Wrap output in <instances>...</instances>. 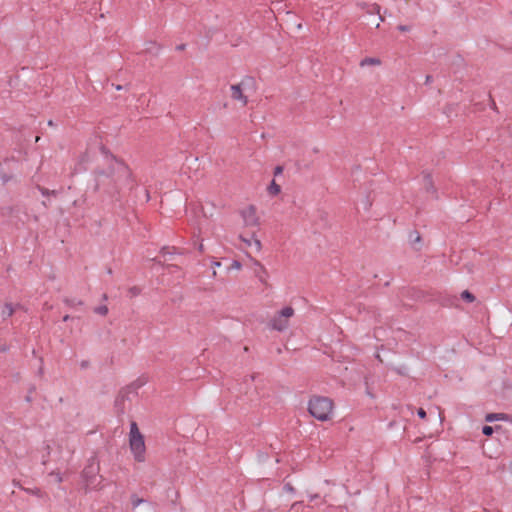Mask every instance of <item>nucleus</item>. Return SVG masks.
<instances>
[{"label":"nucleus","mask_w":512,"mask_h":512,"mask_svg":"<svg viewBox=\"0 0 512 512\" xmlns=\"http://www.w3.org/2000/svg\"><path fill=\"white\" fill-rule=\"evenodd\" d=\"M310 501H314L315 499L319 498L318 494H309L308 495Z\"/></svg>","instance_id":"nucleus-32"},{"label":"nucleus","mask_w":512,"mask_h":512,"mask_svg":"<svg viewBox=\"0 0 512 512\" xmlns=\"http://www.w3.org/2000/svg\"><path fill=\"white\" fill-rule=\"evenodd\" d=\"M18 307H20V305L14 306L12 303H5L1 311L2 319L6 320L7 318L11 317L15 312V309Z\"/></svg>","instance_id":"nucleus-10"},{"label":"nucleus","mask_w":512,"mask_h":512,"mask_svg":"<svg viewBox=\"0 0 512 512\" xmlns=\"http://www.w3.org/2000/svg\"><path fill=\"white\" fill-rule=\"evenodd\" d=\"M410 241L412 245H415L416 243H420L421 236L417 231H413L410 233Z\"/></svg>","instance_id":"nucleus-18"},{"label":"nucleus","mask_w":512,"mask_h":512,"mask_svg":"<svg viewBox=\"0 0 512 512\" xmlns=\"http://www.w3.org/2000/svg\"><path fill=\"white\" fill-rule=\"evenodd\" d=\"M161 253H162V254L170 253L169 248H167V247H163V248L161 249Z\"/></svg>","instance_id":"nucleus-35"},{"label":"nucleus","mask_w":512,"mask_h":512,"mask_svg":"<svg viewBox=\"0 0 512 512\" xmlns=\"http://www.w3.org/2000/svg\"><path fill=\"white\" fill-rule=\"evenodd\" d=\"M231 98L239 101L243 106L248 103V94L256 91V82L253 77H244L238 84L230 87Z\"/></svg>","instance_id":"nucleus-4"},{"label":"nucleus","mask_w":512,"mask_h":512,"mask_svg":"<svg viewBox=\"0 0 512 512\" xmlns=\"http://www.w3.org/2000/svg\"><path fill=\"white\" fill-rule=\"evenodd\" d=\"M241 217L243 218L244 225L247 227L257 226L259 219L256 215V208L253 205L240 211Z\"/></svg>","instance_id":"nucleus-8"},{"label":"nucleus","mask_w":512,"mask_h":512,"mask_svg":"<svg viewBox=\"0 0 512 512\" xmlns=\"http://www.w3.org/2000/svg\"><path fill=\"white\" fill-rule=\"evenodd\" d=\"M64 302L71 307H74L76 305H83V302L81 300L75 298H65Z\"/></svg>","instance_id":"nucleus-19"},{"label":"nucleus","mask_w":512,"mask_h":512,"mask_svg":"<svg viewBox=\"0 0 512 512\" xmlns=\"http://www.w3.org/2000/svg\"><path fill=\"white\" fill-rule=\"evenodd\" d=\"M231 267L234 269H240L241 264L238 261H233Z\"/></svg>","instance_id":"nucleus-29"},{"label":"nucleus","mask_w":512,"mask_h":512,"mask_svg":"<svg viewBox=\"0 0 512 512\" xmlns=\"http://www.w3.org/2000/svg\"><path fill=\"white\" fill-rule=\"evenodd\" d=\"M294 315V309L292 307L283 308L277 315L271 320V327L277 331H284L289 326V318Z\"/></svg>","instance_id":"nucleus-6"},{"label":"nucleus","mask_w":512,"mask_h":512,"mask_svg":"<svg viewBox=\"0 0 512 512\" xmlns=\"http://www.w3.org/2000/svg\"><path fill=\"white\" fill-rule=\"evenodd\" d=\"M417 414L420 418L424 419L426 417V412L423 408L418 409Z\"/></svg>","instance_id":"nucleus-28"},{"label":"nucleus","mask_w":512,"mask_h":512,"mask_svg":"<svg viewBox=\"0 0 512 512\" xmlns=\"http://www.w3.org/2000/svg\"><path fill=\"white\" fill-rule=\"evenodd\" d=\"M26 401H27V402H30V401H31V397H30V396H27V397H26Z\"/></svg>","instance_id":"nucleus-44"},{"label":"nucleus","mask_w":512,"mask_h":512,"mask_svg":"<svg viewBox=\"0 0 512 512\" xmlns=\"http://www.w3.org/2000/svg\"><path fill=\"white\" fill-rule=\"evenodd\" d=\"M381 64V61L379 58H371V57H367V58H364L361 62H360V66L361 67H364V66H368V65H375V66H378Z\"/></svg>","instance_id":"nucleus-14"},{"label":"nucleus","mask_w":512,"mask_h":512,"mask_svg":"<svg viewBox=\"0 0 512 512\" xmlns=\"http://www.w3.org/2000/svg\"><path fill=\"white\" fill-rule=\"evenodd\" d=\"M461 298L467 302L475 301V296L468 290H465L461 293Z\"/></svg>","instance_id":"nucleus-17"},{"label":"nucleus","mask_w":512,"mask_h":512,"mask_svg":"<svg viewBox=\"0 0 512 512\" xmlns=\"http://www.w3.org/2000/svg\"><path fill=\"white\" fill-rule=\"evenodd\" d=\"M282 171H283V168H282L281 166H277V167L275 168V170H274V174H275V175H279V174H281V173H282Z\"/></svg>","instance_id":"nucleus-30"},{"label":"nucleus","mask_w":512,"mask_h":512,"mask_svg":"<svg viewBox=\"0 0 512 512\" xmlns=\"http://www.w3.org/2000/svg\"><path fill=\"white\" fill-rule=\"evenodd\" d=\"M115 88H116L117 90H121L123 87H122L121 85H116V86H115Z\"/></svg>","instance_id":"nucleus-42"},{"label":"nucleus","mask_w":512,"mask_h":512,"mask_svg":"<svg viewBox=\"0 0 512 512\" xmlns=\"http://www.w3.org/2000/svg\"><path fill=\"white\" fill-rule=\"evenodd\" d=\"M423 180H424L425 190L427 192L435 193V188L433 186L431 175L429 173H424Z\"/></svg>","instance_id":"nucleus-12"},{"label":"nucleus","mask_w":512,"mask_h":512,"mask_svg":"<svg viewBox=\"0 0 512 512\" xmlns=\"http://www.w3.org/2000/svg\"><path fill=\"white\" fill-rule=\"evenodd\" d=\"M297 28H298V29H301V28H302V25H301V24H298V25H297Z\"/></svg>","instance_id":"nucleus-46"},{"label":"nucleus","mask_w":512,"mask_h":512,"mask_svg":"<svg viewBox=\"0 0 512 512\" xmlns=\"http://www.w3.org/2000/svg\"><path fill=\"white\" fill-rule=\"evenodd\" d=\"M398 30H400L401 32H407V31H410V26H407V25H399V26H398Z\"/></svg>","instance_id":"nucleus-27"},{"label":"nucleus","mask_w":512,"mask_h":512,"mask_svg":"<svg viewBox=\"0 0 512 512\" xmlns=\"http://www.w3.org/2000/svg\"><path fill=\"white\" fill-rule=\"evenodd\" d=\"M81 368H86L88 366V361H82L80 363Z\"/></svg>","instance_id":"nucleus-37"},{"label":"nucleus","mask_w":512,"mask_h":512,"mask_svg":"<svg viewBox=\"0 0 512 512\" xmlns=\"http://www.w3.org/2000/svg\"><path fill=\"white\" fill-rule=\"evenodd\" d=\"M145 51L157 55L161 49L160 45L154 41H148L145 43Z\"/></svg>","instance_id":"nucleus-13"},{"label":"nucleus","mask_w":512,"mask_h":512,"mask_svg":"<svg viewBox=\"0 0 512 512\" xmlns=\"http://www.w3.org/2000/svg\"><path fill=\"white\" fill-rule=\"evenodd\" d=\"M129 292L132 296H137L140 293V289L138 287H132L129 289Z\"/></svg>","instance_id":"nucleus-25"},{"label":"nucleus","mask_w":512,"mask_h":512,"mask_svg":"<svg viewBox=\"0 0 512 512\" xmlns=\"http://www.w3.org/2000/svg\"><path fill=\"white\" fill-rule=\"evenodd\" d=\"M94 311L97 314L106 315L108 313V308H107V306L103 305V306L96 307Z\"/></svg>","instance_id":"nucleus-21"},{"label":"nucleus","mask_w":512,"mask_h":512,"mask_svg":"<svg viewBox=\"0 0 512 512\" xmlns=\"http://www.w3.org/2000/svg\"><path fill=\"white\" fill-rule=\"evenodd\" d=\"M69 319H70V316H69V315H65V316L63 317V321H68Z\"/></svg>","instance_id":"nucleus-40"},{"label":"nucleus","mask_w":512,"mask_h":512,"mask_svg":"<svg viewBox=\"0 0 512 512\" xmlns=\"http://www.w3.org/2000/svg\"><path fill=\"white\" fill-rule=\"evenodd\" d=\"M380 21H384V18L380 15L379 17Z\"/></svg>","instance_id":"nucleus-48"},{"label":"nucleus","mask_w":512,"mask_h":512,"mask_svg":"<svg viewBox=\"0 0 512 512\" xmlns=\"http://www.w3.org/2000/svg\"><path fill=\"white\" fill-rule=\"evenodd\" d=\"M509 469H510V471H511V473H512V461H511V462H510V464H509Z\"/></svg>","instance_id":"nucleus-45"},{"label":"nucleus","mask_w":512,"mask_h":512,"mask_svg":"<svg viewBox=\"0 0 512 512\" xmlns=\"http://www.w3.org/2000/svg\"><path fill=\"white\" fill-rule=\"evenodd\" d=\"M301 504H302V501H297V502H295V503H293V504H292L291 508L293 509V508H295L296 506L301 505Z\"/></svg>","instance_id":"nucleus-38"},{"label":"nucleus","mask_w":512,"mask_h":512,"mask_svg":"<svg viewBox=\"0 0 512 512\" xmlns=\"http://www.w3.org/2000/svg\"><path fill=\"white\" fill-rule=\"evenodd\" d=\"M253 262H254V264H255L256 266H258V267H259V271H258V272H256V276L259 278V280H260L261 282H264V279H263V277H262V275H261V273H262V274H266V270H265L264 266H263L259 261H257V260H253Z\"/></svg>","instance_id":"nucleus-16"},{"label":"nucleus","mask_w":512,"mask_h":512,"mask_svg":"<svg viewBox=\"0 0 512 512\" xmlns=\"http://www.w3.org/2000/svg\"><path fill=\"white\" fill-rule=\"evenodd\" d=\"M482 432L486 436H491L493 434V427L491 426H484L482 429Z\"/></svg>","instance_id":"nucleus-24"},{"label":"nucleus","mask_w":512,"mask_h":512,"mask_svg":"<svg viewBox=\"0 0 512 512\" xmlns=\"http://www.w3.org/2000/svg\"><path fill=\"white\" fill-rule=\"evenodd\" d=\"M358 6L363 10H367V8H370L371 5H368L367 3H359Z\"/></svg>","instance_id":"nucleus-31"},{"label":"nucleus","mask_w":512,"mask_h":512,"mask_svg":"<svg viewBox=\"0 0 512 512\" xmlns=\"http://www.w3.org/2000/svg\"><path fill=\"white\" fill-rule=\"evenodd\" d=\"M239 238L248 246L255 249L256 252H260L262 248L261 241L255 237L251 239L244 238L243 236H239Z\"/></svg>","instance_id":"nucleus-9"},{"label":"nucleus","mask_w":512,"mask_h":512,"mask_svg":"<svg viewBox=\"0 0 512 512\" xmlns=\"http://www.w3.org/2000/svg\"><path fill=\"white\" fill-rule=\"evenodd\" d=\"M49 476L53 477L56 483L62 482V477L58 471H52Z\"/></svg>","instance_id":"nucleus-22"},{"label":"nucleus","mask_w":512,"mask_h":512,"mask_svg":"<svg viewBox=\"0 0 512 512\" xmlns=\"http://www.w3.org/2000/svg\"><path fill=\"white\" fill-rule=\"evenodd\" d=\"M366 12L368 14L376 13L380 15V6L378 4H372L370 8H367Z\"/></svg>","instance_id":"nucleus-20"},{"label":"nucleus","mask_w":512,"mask_h":512,"mask_svg":"<svg viewBox=\"0 0 512 512\" xmlns=\"http://www.w3.org/2000/svg\"><path fill=\"white\" fill-rule=\"evenodd\" d=\"M199 250H200V251H203V244H200V245H199Z\"/></svg>","instance_id":"nucleus-43"},{"label":"nucleus","mask_w":512,"mask_h":512,"mask_svg":"<svg viewBox=\"0 0 512 512\" xmlns=\"http://www.w3.org/2000/svg\"><path fill=\"white\" fill-rule=\"evenodd\" d=\"M268 191L271 195H277L280 193L281 187L280 185L276 184V182L273 180L268 187Z\"/></svg>","instance_id":"nucleus-15"},{"label":"nucleus","mask_w":512,"mask_h":512,"mask_svg":"<svg viewBox=\"0 0 512 512\" xmlns=\"http://www.w3.org/2000/svg\"><path fill=\"white\" fill-rule=\"evenodd\" d=\"M213 265H214V267H219L221 264H220V262H214Z\"/></svg>","instance_id":"nucleus-41"},{"label":"nucleus","mask_w":512,"mask_h":512,"mask_svg":"<svg viewBox=\"0 0 512 512\" xmlns=\"http://www.w3.org/2000/svg\"><path fill=\"white\" fill-rule=\"evenodd\" d=\"M129 446L134 459L137 462H144L146 451L144 436L141 434L137 423L134 421H132L130 424Z\"/></svg>","instance_id":"nucleus-3"},{"label":"nucleus","mask_w":512,"mask_h":512,"mask_svg":"<svg viewBox=\"0 0 512 512\" xmlns=\"http://www.w3.org/2000/svg\"><path fill=\"white\" fill-rule=\"evenodd\" d=\"M150 200L149 191L145 190V201L148 202Z\"/></svg>","instance_id":"nucleus-34"},{"label":"nucleus","mask_w":512,"mask_h":512,"mask_svg":"<svg viewBox=\"0 0 512 512\" xmlns=\"http://www.w3.org/2000/svg\"><path fill=\"white\" fill-rule=\"evenodd\" d=\"M509 416L504 413H489L485 416V421L494 422L498 420H508Z\"/></svg>","instance_id":"nucleus-11"},{"label":"nucleus","mask_w":512,"mask_h":512,"mask_svg":"<svg viewBox=\"0 0 512 512\" xmlns=\"http://www.w3.org/2000/svg\"><path fill=\"white\" fill-rule=\"evenodd\" d=\"M7 350L6 346H0V352H5Z\"/></svg>","instance_id":"nucleus-39"},{"label":"nucleus","mask_w":512,"mask_h":512,"mask_svg":"<svg viewBox=\"0 0 512 512\" xmlns=\"http://www.w3.org/2000/svg\"><path fill=\"white\" fill-rule=\"evenodd\" d=\"M132 510L134 512H156V505L148 500L131 495Z\"/></svg>","instance_id":"nucleus-7"},{"label":"nucleus","mask_w":512,"mask_h":512,"mask_svg":"<svg viewBox=\"0 0 512 512\" xmlns=\"http://www.w3.org/2000/svg\"><path fill=\"white\" fill-rule=\"evenodd\" d=\"M284 490H285L286 492H290V493H292V492H294V487H293L290 483H286V484L284 485Z\"/></svg>","instance_id":"nucleus-26"},{"label":"nucleus","mask_w":512,"mask_h":512,"mask_svg":"<svg viewBox=\"0 0 512 512\" xmlns=\"http://www.w3.org/2000/svg\"><path fill=\"white\" fill-rule=\"evenodd\" d=\"M99 470L100 466L96 457H91L82 473L87 487L94 489L100 485L102 477L99 475Z\"/></svg>","instance_id":"nucleus-5"},{"label":"nucleus","mask_w":512,"mask_h":512,"mask_svg":"<svg viewBox=\"0 0 512 512\" xmlns=\"http://www.w3.org/2000/svg\"><path fill=\"white\" fill-rule=\"evenodd\" d=\"M333 407V401L324 396H313L308 402V411L310 415L322 422L330 420Z\"/></svg>","instance_id":"nucleus-2"},{"label":"nucleus","mask_w":512,"mask_h":512,"mask_svg":"<svg viewBox=\"0 0 512 512\" xmlns=\"http://www.w3.org/2000/svg\"><path fill=\"white\" fill-rule=\"evenodd\" d=\"M432 76L431 75H427L426 78H425V84H430L432 82Z\"/></svg>","instance_id":"nucleus-33"},{"label":"nucleus","mask_w":512,"mask_h":512,"mask_svg":"<svg viewBox=\"0 0 512 512\" xmlns=\"http://www.w3.org/2000/svg\"><path fill=\"white\" fill-rule=\"evenodd\" d=\"M48 125L52 126V125H53V122L50 120V121L48 122Z\"/></svg>","instance_id":"nucleus-47"},{"label":"nucleus","mask_w":512,"mask_h":512,"mask_svg":"<svg viewBox=\"0 0 512 512\" xmlns=\"http://www.w3.org/2000/svg\"><path fill=\"white\" fill-rule=\"evenodd\" d=\"M394 370L400 374V375H403V376H406L408 374V369L407 367L405 366H401V367H396L394 368Z\"/></svg>","instance_id":"nucleus-23"},{"label":"nucleus","mask_w":512,"mask_h":512,"mask_svg":"<svg viewBox=\"0 0 512 512\" xmlns=\"http://www.w3.org/2000/svg\"><path fill=\"white\" fill-rule=\"evenodd\" d=\"M130 178L129 168L121 161L111 159L106 170L95 172V189H104L107 193L113 194L120 184Z\"/></svg>","instance_id":"nucleus-1"},{"label":"nucleus","mask_w":512,"mask_h":512,"mask_svg":"<svg viewBox=\"0 0 512 512\" xmlns=\"http://www.w3.org/2000/svg\"><path fill=\"white\" fill-rule=\"evenodd\" d=\"M177 50L182 51L185 49V44H180L176 47Z\"/></svg>","instance_id":"nucleus-36"}]
</instances>
